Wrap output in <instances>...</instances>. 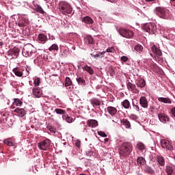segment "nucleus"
Returning a JSON list of instances; mask_svg holds the SVG:
<instances>
[{"label":"nucleus","instance_id":"1","mask_svg":"<svg viewBox=\"0 0 175 175\" xmlns=\"http://www.w3.org/2000/svg\"><path fill=\"white\" fill-rule=\"evenodd\" d=\"M133 152V144L131 142H124L119 148L120 157H126Z\"/></svg>","mask_w":175,"mask_h":175},{"label":"nucleus","instance_id":"2","mask_svg":"<svg viewBox=\"0 0 175 175\" xmlns=\"http://www.w3.org/2000/svg\"><path fill=\"white\" fill-rule=\"evenodd\" d=\"M59 11L63 14H72V8L70 4L65 1H62L59 4Z\"/></svg>","mask_w":175,"mask_h":175},{"label":"nucleus","instance_id":"3","mask_svg":"<svg viewBox=\"0 0 175 175\" xmlns=\"http://www.w3.org/2000/svg\"><path fill=\"white\" fill-rule=\"evenodd\" d=\"M155 12L161 18L167 19L169 18V10L165 8H156Z\"/></svg>","mask_w":175,"mask_h":175},{"label":"nucleus","instance_id":"4","mask_svg":"<svg viewBox=\"0 0 175 175\" xmlns=\"http://www.w3.org/2000/svg\"><path fill=\"white\" fill-rule=\"evenodd\" d=\"M143 28L144 30H146V32L151 34H154L157 32V26L154 23H146V25H144Z\"/></svg>","mask_w":175,"mask_h":175},{"label":"nucleus","instance_id":"5","mask_svg":"<svg viewBox=\"0 0 175 175\" xmlns=\"http://www.w3.org/2000/svg\"><path fill=\"white\" fill-rule=\"evenodd\" d=\"M51 142L50 139H44V141L38 143V146L39 149L43 150H47L50 146Z\"/></svg>","mask_w":175,"mask_h":175},{"label":"nucleus","instance_id":"6","mask_svg":"<svg viewBox=\"0 0 175 175\" xmlns=\"http://www.w3.org/2000/svg\"><path fill=\"white\" fill-rule=\"evenodd\" d=\"M159 120L163 124H166L167 122H170V118L166 113H160L158 114Z\"/></svg>","mask_w":175,"mask_h":175},{"label":"nucleus","instance_id":"7","mask_svg":"<svg viewBox=\"0 0 175 175\" xmlns=\"http://www.w3.org/2000/svg\"><path fill=\"white\" fill-rule=\"evenodd\" d=\"M161 146L166 149L167 150H171L173 149V146L171 145V143L169 141H166V139H163L161 142Z\"/></svg>","mask_w":175,"mask_h":175},{"label":"nucleus","instance_id":"8","mask_svg":"<svg viewBox=\"0 0 175 175\" xmlns=\"http://www.w3.org/2000/svg\"><path fill=\"white\" fill-rule=\"evenodd\" d=\"M139 105L143 108L148 107V101L145 96H142V97L139 98Z\"/></svg>","mask_w":175,"mask_h":175},{"label":"nucleus","instance_id":"9","mask_svg":"<svg viewBox=\"0 0 175 175\" xmlns=\"http://www.w3.org/2000/svg\"><path fill=\"white\" fill-rule=\"evenodd\" d=\"M127 88L129 89V91L133 92L134 94L139 93V90H137L136 85H135V84L129 82L127 83Z\"/></svg>","mask_w":175,"mask_h":175},{"label":"nucleus","instance_id":"10","mask_svg":"<svg viewBox=\"0 0 175 175\" xmlns=\"http://www.w3.org/2000/svg\"><path fill=\"white\" fill-rule=\"evenodd\" d=\"M25 52L29 53V56L31 57L33 54V46L31 44L25 45Z\"/></svg>","mask_w":175,"mask_h":175},{"label":"nucleus","instance_id":"11","mask_svg":"<svg viewBox=\"0 0 175 175\" xmlns=\"http://www.w3.org/2000/svg\"><path fill=\"white\" fill-rule=\"evenodd\" d=\"M81 21L83 23H84L85 24H88V25L93 24V23L94 22V21L92 19V18H91L90 16H88L83 17Z\"/></svg>","mask_w":175,"mask_h":175},{"label":"nucleus","instance_id":"12","mask_svg":"<svg viewBox=\"0 0 175 175\" xmlns=\"http://www.w3.org/2000/svg\"><path fill=\"white\" fill-rule=\"evenodd\" d=\"M90 102L91 103L93 107H96V106H100L101 105V101L99 100V98H91Z\"/></svg>","mask_w":175,"mask_h":175},{"label":"nucleus","instance_id":"13","mask_svg":"<svg viewBox=\"0 0 175 175\" xmlns=\"http://www.w3.org/2000/svg\"><path fill=\"white\" fill-rule=\"evenodd\" d=\"M87 125L89 127L95 128V127L98 126V123L97 120H88L87 121Z\"/></svg>","mask_w":175,"mask_h":175},{"label":"nucleus","instance_id":"14","mask_svg":"<svg viewBox=\"0 0 175 175\" xmlns=\"http://www.w3.org/2000/svg\"><path fill=\"white\" fill-rule=\"evenodd\" d=\"M152 51L154 55H158L159 57H161L162 55L161 51L159 49V48L157 47L156 45H153L152 46Z\"/></svg>","mask_w":175,"mask_h":175},{"label":"nucleus","instance_id":"15","mask_svg":"<svg viewBox=\"0 0 175 175\" xmlns=\"http://www.w3.org/2000/svg\"><path fill=\"white\" fill-rule=\"evenodd\" d=\"M14 111L18 113V116L20 117H24L27 113V112L25 111V109H20V108L15 109Z\"/></svg>","mask_w":175,"mask_h":175},{"label":"nucleus","instance_id":"16","mask_svg":"<svg viewBox=\"0 0 175 175\" xmlns=\"http://www.w3.org/2000/svg\"><path fill=\"white\" fill-rule=\"evenodd\" d=\"M107 111L109 112L110 116H115L117 113V109L115 108V107H107Z\"/></svg>","mask_w":175,"mask_h":175},{"label":"nucleus","instance_id":"17","mask_svg":"<svg viewBox=\"0 0 175 175\" xmlns=\"http://www.w3.org/2000/svg\"><path fill=\"white\" fill-rule=\"evenodd\" d=\"M167 175L175 174V167L174 166H167L165 170Z\"/></svg>","mask_w":175,"mask_h":175},{"label":"nucleus","instance_id":"18","mask_svg":"<svg viewBox=\"0 0 175 175\" xmlns=\"http://www.w3.org/2000/svg\"><path fill=\"white\" fill-rule=\"evenodd\" d=\"M33 94L34 95V96L39 98V97L42 96V92L40 89L33 88Z\"/></svg>","mask_w":175,"mask_h":175},{"label":"nucleus","instance_id":"19","mask_svg":"<svg viewBox=\"0 0 175 175\" xmlns=\"http://www.w3.org/2000/svg\"><path fill=\"white\" fill-rule=\"evenodd\" d=\"M159 102L163 103H169L171 105L172 103V101L171 98H165V97H159L158 98Z\"/></svg>","mask_w":175,"mask_h":175},{"label":"nucleus","instance_id":"20","mask_svg":"<svg viewBox=\"0 0 175 175\" xmlns=\"http://www.w3.org/2000/svg\"><path fill=\"white\" fill-rule=\"evenodd\" d=\"M157 160L161 166H165V161L163 156L158 155L157 156Z\"/></svg>","mask_w":175,"mask_h":175},{"label":"nucleus","instance_id":"21","mask_svg":"<svg viewBox=\"0 0 175 175\" xmlns=\"http://www.w3.org/2000/svg\"><path fill=\"white\" fill-rule=\"evenodd\" d=\"M137 165L142 166V165H145L146 161V159L143 158V157H139L137 159Z\"/></svg>","mask_w":175,"mask_h":175},{"label":"nucleus","instance_id":"22","mask_svg":"<svg viewBox=\"0 0 175 175\" xmlns=\"http://www.w3.org/2000/svg\"><path fill=\"white\" fill-rule=\"evenodd\" d=\"M20 54V49H18V48L17 47H14V49H12V58L15 59L17 58L18 57Z\"/></svg>","mask_w":175,"mask_h":175},{"label":"nucleus","instance_id":"23","mask_svg":"<svg viewBox=\"0 0 175 175\" xmlns=\"http://www.w3.org/2000/svg\"><path fill=\"white\" fill-rule=\"evenodd\" d=\"M137 88H143L146 86V81L144 79H140L136 83Z\"/></svg>","mask_w":175,"mask_h":175},{"label":"nucleus","instance_id":"24","mask_svg":"<svg viewBox=\"0 0 175 175\" xmlns=\"http://www.w3.org/2000/svg\"><path fill=\"white\" fill-rule=\"evenodd\" d=\"M121 105L124 108V109H129L131 107V103L129 100L126 99L121 103Z\"/></svg>","mask_w":175,"mask_h":175},{"label":"nucleus","instance_id":"25","mask_svg":"<svg viewBox=\"0 0 175 175\" xmlns=\"http://www.w3.org/2000/svg\"><path fill=\"white\" fill-rule=\"evenodd\" d=\"M83 69L91 75L94 74V70L92 69L91 66H88V65H85L84 67H83Z\"/></svg>","mask_w":175,"mask_h":175},{"label":"nucleus","instance_id":"26","mask_svg":"<svg viewBox=\"0 0 175 175\" xmlns=\"http://www.w3.org/2000/svg\"><path fill=\"white\" fill-rule=\"evenodd\" d=\"M136 148L142 152H143L144 150H146V146L142 142H138L136 145Z\"/></svg>","mask_w":175,"mask_h":175},{"label":"nucleus","instance_id":"27","mask_svg":"<svg viewBox=\"0 0 175 175\" xmlns=\"http://www.w3.org/2000/svg\"><path fill=\"white\" fill-rule=\"evenodd\" d=\"M38 40L42 43H45V42L47 41V36L43 33H40L38 35Z\"/></svg>","mask_w":175,"mask_h":175},{"label":"nucleus","instance_id":"28","mask_svg":"<svg viewBox=\"0 0 175 175\" xmlns=\"http://www.w3.org/2000/svg\"><path fill=\"white\" fill-rule=\"evenodd\" d=\"M13 72L16 77H21L23 75V73L18 68H14Z\"/></svg>","mask_w":175,"mask_h":175},{"label":"nucleus","instance_id":"29","mask_svg":"<svg viewBox=\"0 0 175 175\" xmlns=\"http://www.w3.org/2000/svg\"><path fill=\"white\" fill-rule=\"evenodd\" d=\"M72 84V81L70 77H66L65 79V83L64 86L65 88H68V86H70Z\"/></svg>","mask_w":175,"mask_h":175},{"label":"nucleus","instance_id":"30","mask_svg":"<svg viewBox=\"0 0 175 175\" xmlns=\"http://www.w3.org/2000/svg\"><path fill=\"white\" fill-rule=\"evenodd\" d=\"M55 111L57 114H59L62 116H65V114L66 113V111H65V109H62L59 108H56L55 109Z\"/></svg>","mask_w":175,"mask_h":175},{"label":"nucleus","instance_id":"31","mask_svg":"<svg viewBox=\"0 0 175 175\" xmlns=\"http://www.w3.org/2000/svg\"><path fill=\"white\" fill-rule=\"evenodd\" d=\"M133 36H134L133 31H131V30H126V36H125V38H133Z\"/></svg>","mask_w":175,"mask_h":175},{"label":"nucleus","instance_id":"32","mask_svg":"<svg viewBox=\"0 0 175 175\" xmlns=\"http://www.w3.org/2000/svg\"><path fill=\"white\" fill-rule=\"evenodd\" d=\"M118 33L120 36H123V38H126V29L120 28L118 29Z\"/></svg>","mask_w":175,"mask_h":175},{"label":"nucleus","instance_id":"33","mask_svg":"<svg viewBox=\"0 0 175 175\" xmlns=\"http://www.w3.org/2000/svg\"><path fill=\"white\" fill-rule=\"evenodd\" d=\"M77 82L79 83L80 85H86V81L84 80L83 78L82 77H79L77 79Z\"/></svg>","mask_w":175,"mask_h":175},{"label":"nucleus","instance_id":"34","mask_svg":"<svg viewBox=\"0 0 175 175\" xmlns=\"http://www.w3.org/2000/svg\"><path fill=\"white\" fill-rule=\"evenodd\" d=\"M144 171L146 173H149V174H154V173L155 172V171L154 170H152V167H148V166H146L144 167Z\"/></svg>","mask_w":175,"mask_h":175},{"label":"nucleus","instance_id":"35","mask_svg":"<svg viewBox=\"0 0 175 175\" xmlns=\"http://www.w3.org/2000/svg\"><path fill=\"white\" fill-rule=\"evenodd\" d=\"M34 10L40 14H44V10H43L42 6L39 5H36Z\"/></svg>","mask_w":175,"mask_h":175},{"label":"nucleus","instance_id":"36","mask_svg":"<svg viewBox=\"0 0 175 175\" xmlns=\"http://www.w3.org/2000/svg\"><path fill=\"white\" fill-rule=\"evenodd\" d=\"M121 122L124 125L126 128H131V122L126 119H123Z\"/></svg>","mask_w":175,"mask_h":175},{"label":"nucleus","instance_id":"37","mask_svg":"<svg viewBox=\"0 0 175 175\" xmlns=\"http://www.w3.org/2000/svg\"><path fill=\"white\" fill-rule=\"evenodd\" d=\"M85 42H88L89 44H93L94 43L93 37L92 36H87L86 38L85 39Z\"/></svg>","mask_w":175,"mask_h":175},{"label":"nucleus","instance_id":"38","mask_svg":"<svg viewBox=\"0 0 175 175\" xmlns=\"http://www.w3.org/2000/svg\"><path fill=\"white\" fill-rule=\"evenodd\" d=\"M134 49L135 50V51L141 53L143 51V46L141 44H137L134 47Z\"/></svg>","mask_w":175,"mask_h":175},{"label":"nucleus","instance_id":"39","mask_svg":"<svg viewBox=\"0 0 175 175\" xmlns=\"http://www.w3.org/2000/svg\"><path fill=\"white\" fill-rule=\"evenodd\" d=\"M62 118L65 120L66 122L71 123L72 122V118L69 116H66V114L63 115Z\"/></svg>","mask_w":175,"mask_h":175},{"label":"nucleus","instance_id":"40","mask_svg":"<svg viewBox=\"0 0 175 175\" xmlns=\"http://www.w3.org/2000/svg\"><path fill=\"white\" fill-rule=\"evenodd\" d=\"M49 51H53V50L58 51L59 46H58V45L54 44H52L51 47H49Z\"/></svg>","mask_w":175,"mask_h":175},{"label":"nucleus","instance_id":"41","mask_svg":"<svg viewBox=\"0 0 175 175\" xmlns=\"http://www.w3.org/2000/svg\"><path fill=\"white\" fill-rule=\"evenodd\" d=\"M3 143H4L5 144L8 145V146H12V145H13V142H11V139H5V141L3 142Z\"/></svg>","mask_w":175,"mask_h":175},{"label":"nucleus","instance_id":"42","mask_svg":"<svg viewBox=\"0 0 175 175\" xmlns=\"http://www.w3.org/2000/svg\"><path fill=\"white\" fill-rule=\"evenodd\" d=\"M14 103L16 106H21L23 103L20 98H14Z\"/></svg>","mask_w":175,"mask_h":175},{"label":"nucleus","instance_id":"43","mask_svg":"<svg viewBox=\"0 0 175 175\" xmlns=\"http://www.w3.org/2000/svg\"><path fill=\"white\" fill-rule=\"evenodd\" d=\"M98 135L101 136V137H107V135L104 131H98Z\"/></svg>","mask_w":175,"mask_h":175},{"label":"nucleus","instance_id":"44","mask_svg":"<svg viewBox=\"0 0 175 175\" xmlns=\"http://www.w3.org/2000/svg\"><path fill=\"white\" fill-rule=\"evenodd\" d=\"M33 83H34V85H35V86H38V85H40V78H36V79H35Z\"/></svg>","mask_w":175,"mask_h":175},{"label":"nucleus","instance_id":"45","mask_svg":"<svg viewBox=\"0 0 175 175\" xmlns=\"http://www.w3.org/2000/svg\"><path fill=\"white\" fill-rule=\"evenodd\" d=\"M23 56L25 57H30L28 52H25V46H24V49L23 50Z\"/></svg>","mask_w":175,"mask_h":175},{"label":"nucleus","instance_id":"46","mask_svg":"<svg viewBox=\"0 0 175 175\" xmlns=\"http://www.w3.org/2000/svg\"><path fill=\"white\" fill-rule=\"evenodd\" d=\"M133 107L134 109H135V110H136L137 111H140L139 107L138 105H137V104H135V103H134V101H133Z\"/></svg>","mask_w":175,"mask_h":175},{"label":"nucleus","instance_id":"47","mask_svg":"<svg viewBox=\"0 0 175 175\" xmlns=\"http://www.w3.org/2000/svg\"><path fill=\"white\" fill-rule=\"evenodd\" d=\"M115 51L114 47H109L107 50V53H113Z\"/></svg>","mask_w":175,"mask_h":175},{"label":"nucleus","instance_id":"48","mask_svg":"<svg viewBox=\"0 0 175 175\" xmlns=\"http://www.w3.org/2000/svg\"><path fill=\"white\" fill-rule=\"evenodd\" d=\"M7 55H8V57H11V59L12 58H13V52H12V49L10 50L7 52Z\"/></svg>","mask_w":175,"mask_h":175},{"label":"nucleus","instance_id":"49","mask_svg":"<svg viewBox=\"0 0 175 175\" xmlns=\"http://www.w3.org/2000/svg\"><path fill=\"white\" fill-rule=\"evenodd\" d=\"M170 113H171L172 116L175 117V107H173V108L170 109Z\"/></svg>","mask_w":175,"mask_h":175},{"label":"nucleus","instance_id":"50","mask_svg":"<svg viewBox=\"0 0 175 175\" xmlns=\"http://www.w3.org/2000/svg\"><path fill=\"white\" fill-rule=\"evenodd\" d=\"M93 154H94V152L91 150H88L86 151L87 156L91 157V156H93Z\"/></svg>","mask_w":175,"mask_h":175},{"label":"nucleus","instance_id":"51","mask_svg":"<svg viewBox=\"0 0 175 175\" xmlns=\"http://www.w3.org/2000/svg\"><path fill=\"white\" fill-rule=\"evenodd\" d=\"M49 131L51 133H56V129L55 127H53V126H51L49 127Z\"/></svg>","mask_w":175,"mask_h":175},{"label":"nucleus","instance_id":"52","mask_svg":"<svg viewBox=\"0 0 175 175\" xmlns=\"http://www.w3.org/2000/svg\"><path fill=\"white\" fill-rule=\"evenodd\" d=\"M81 142L79 141V139H77L75 142V146L80 148L81 147Z\"/></svg>","mask_w":175,"mask_h":175},{"label":"nucleus","instance_id":"53","mask_svg":"<svg viewBox=\"0 0 175 175\" xmlns=\"http://www.w3.org/2000/svg\"><path fill=\"white\" fill-rule=\"evenodd\" d=\"M129 60V58L126 57V56H122L121 61H123V62H126Z\"/></svg>","mask_w":175,"mask_h":175},{"label":"nucleus","instance_id":"54","mask_svg":"<svg viewBox=\"0 0 175 175\" xmlns=\"http://www.w3.org/2000/svg\"><path fill=\"white\" fill-rule=\"evenodd\" d=\"M105 51H103V52H99L98 53V57H100V58H103V57H104V55H105Z\"/></svg>","mask_w":175,"mask_h":175},{"label":"nucleus","instance_id":"55","mask_svg":"<svg viewBox=\"0 0 175 175\" xmlns=\"http://www.w3.org/2000/svg\"><path fill=\"white\" fill-rule=\"evenodd\" d=\"M18 25H19V27H25V23L24 21H21L18 23Z\"/></svg>","mask_w":175,"mask_h":175},{"label":"nucleus","instance_id":"56","mask_svg":"<svg viewBox=\"0 0 175 175\" xmlns=\"http://www.w3.org/2000/svg\"><path fill=\"white\" fill-rule=\"evenodd\" d=\"M91 55H92V57H94L96 59H97V58L99 57V53H97L95 55H93L92 53Z\"/></svg>","mask_w":175,"mask_h":175},{"label":"nucleus","instance_id":"57","mask_svg":"<svg viewBox=\"0 0 175 175\" xmlns=\"http://www.w3.org/2000/svg\"><path fill=\"white\" fill-rule=\"evenodd\" d=\"M24 24H25V26L29 24V21L28 19L24 21Z\"/></svg>","mask_w":175,"mask_h":175},{"label":"nucleus","instance_id":"58","mask_svg":"<svg viewBox=\"0 0 175 175\" xmlns=\"http://www.w3.org/2000/svg\"><path fill=\"white\" fill-rule=\"evenodd\" d=\"M107 1H109L111 3H116L118 1V0H107Z\"/></svg>","mask_w":175,"mask_h":175},{"label":"nucleus","instance_id":"59","mask_svg":"<svg viewBox=\"0 0 175 175\" xmlns=\"http://www.w3.org/2000/svg\"><path fill=\"white\" fill-rule=\"evenodd\" d=\"M3 42L2 41V40H0V46H3Z\"/></svg>","mask_w":175,"mask_h":175},{"label":"nucleus","instance_id":"60","mask_svg":"<svg viewBox=\"0 0 175 175\" xmlns=\"http://www.w3.org/2000/svg\"><path fill=\"white\" fill-rule=\"evenodd\" d=\"M146 1H147V2H153V1H155V0H146Z\"/></svg>","mask_w":175,"mask_h":175},{"label":"nucleus","instance_id":"61","mask_svg":"<svg viewBox=\"0 0 175 175\" xmlns=\"http://www.w3.org/2000/svg\"><path fill=\"white\" fill-rule=\"evenodd\" d=\"M175 0H171V5H173V2H174Z\"/></svg>","mask_w":175,"mask_h":175},{"label":"nucleus","instance_id":"62","mask_svg":"<svg viewBox=\"0 0 175 175\" xmlns=\"http://www.w3.org/2000/svg\"><path fill=\"white\" fill-rule=\"evenodd\" d=\"M105 142H108V141H109V139L106 138V139H105Z\"/></svg>","mask_w":175,"mask_h":175},{"label":"nucleus","instance_id":"63","mask_svg":"<svg viewBox=\"0 0 175 175\" xmlns=\"http://www.w3.org/2000/svg\"><path fill=\"white\" fill-rule=\"evenodd\" d=\"M80 175H87L86 174H81Z\"/></svg>","mask_w":175,"mask_h":175},{"label":"nucleus","instance_id":"64","mask_svg":"<svg viewBox=\"0 0 175 175\" xmlns=\"http://www.w3.org/2000/svg\"><path fill=\"white\" fill-rule=\"evenodd\" d=\"M1 15H0V19H1Z\"/></svg>","mask_w":175,"mask_h":175}]
</instances>
